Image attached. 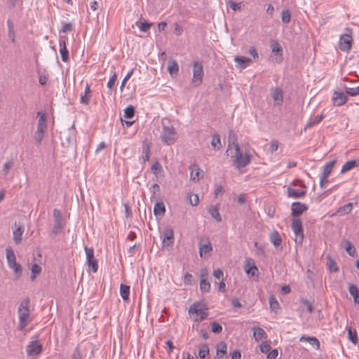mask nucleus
<instances>
[{"label": "nucleus", "mask_w": 359, "mask_h": 359, "mask_svg": "<svg viewBox=\"0 0 359 359\" xmlns=\"http://www.w3.org/2000/svg\"><path fill=\"white\" fill-rule=\"evenodd\" d=\"M259 348L262 353H266L271 350V345L269 343L264 342L259 346Z\"/></svg>", "instance_id": "obj_55"}, {"label": "nucleus", "mask_w": 359, "mask_h": 359, "mask_svg": "<svg viewBox=\"0 0 359 359\" xmlns=\"http://www.w3.org/2000/svg\"><path fill=\"white\" fill-rule=\"evenodd\" d=\"M269 305L272 311H276L279 309V304L273 295H271L269 297Z\"/></svg>", "instance_id": "obj_46"}, {"label": "nucleus", "mask_w": 359, "mask_h": 359, "mask_svg": "<svg viewBox=\"0 0 359 359\" xmlns=\"http://www.w3.org/2000/svg\"><path fill=\"white\" fill-rule=\"evenodd\" d=\"M142 152L144 156H142L143 162L148 161L149 160L150 156V147L147 144H144L142 147Z\"/></svg>", "instance_id": "obj_49"}, {"label": "nucleus", "mask_w": 359, "mask_h": 359, "mask_svg": "<svg viewBox=\"0 0 359 359\" xmlns=\"http://www.w3.org/2000/svg\"><path fill=\"white\" fill-rule=\"evenodd\" d=\"M348 339L354 344H356L358 343V339L356 331L355 330H353L351 327H349L348 329Z\"/></svg>", "instance_id": "obj_41"}, {"label": "nucleus", "mask_w": 359, "mask_h": 359, "mask_svg": "<svg viewBox=\"0 0 359 359\" xmlns=\"http://www.w3.org/2000/svg\"><path fill=\"white\" fill-rule=\"evenodd\" d=\"M233 164L237 168H244L248 165L251 161L250 155L248 154H243L241 149L239 151L235 152Z\"/></svg>", "instance_id": "obj_6"}, {"label": "nucleus", "mask_w": 359, "mask_h": 359, "mask_svg": "<svg viewBox=\"0 0 359 359\" xmlns=\"http://www.w3.org/2000/svg\"><path fill=\"white\" fill-rule=\"evenodd\" d=\"M269 239L275 247H278L282 243V238L277 231H273L270 234Z\"/></svg>", "instance_id": "obj_28"}, {"label": "nucleus", "mask_w": 359, "mask_h": 359, "mask_svg": "<svg viewBox=\"0 0 359 359\" xmlns=\"http://www.w3.org/2000/svg\"><path fill=\"white\" fill-rule=\"evenodd\" d=\"M351 37L349 35H346L340 39L339 48L343 51H348L351 48Z\"/></svg>", "instance_id": "obj_20"}, {"label": "nucleus", "mask_w": 359, "mask_h": 359, "mask_svg": "<svg viewBox=\"0 0 359 359\" xmlns=\"http://www.w3.org/2000/svg\"><path fill=\"white\" fill-rule=\"evenodd\" d=\"M189 313L192 315L194 321H201L208 316L207 308H204L200 302L191 304L189 309Z\"/></svg>", "instance_id": "obj_2"}, {"label": "nucleus", "mask_w": 359, "mask_h": 359, "mask_svg": "<svg viewBox=\"0 0 359 359\" xmlns=\"http://www.w3.org/2000/svg\"><path fill=\"white\" fill-rule=\"evenodd\" d=\"M163 142L168 145L173 144L176 139L175 129L172 126H166L163 123V130L161 135Z\"/></svg>", "instance_id": "obj_3"}, {"label": "nucleus", "mask_w": 359, "mask_h": 359, "mask_svg": "<svg viewBox=\"0 0 359 359\" xmlns=\"http://www.w3.org/2000/svg\"><path fill=\"white\" fill-rule=\"evenodd\" d=\"M346 93L351 96H355L359 94V86L355 88L344 87Z\"/></svg>", "instance_id": "obj_52"}, {"label": "nucleus", "mask_w": 359, "mask_h": 359, "mask_svg": "<svg viewBox=\"0 0 359 359\" xmlns=\"http://www.w3.org/2000/svg\"><path fill=\"white\" fill-rule=\"evenodd\" d=\"M6 254L8 265L14 271L15 279L18 280L22 274V266L16 262V257L11 247L6 249Z\"/></svg>", "instance_id": "obj_1"}, {"label": "nucleus", "mask_w": 359, "mask_h": 359, "mask_svg": "<svg viewBox=\"0 0 359 359\" xmlns=\"http://www.w3.org/2000/svg\"><path fill=\"white\" fill-rule=\"evenodd\" d=\"M211 145L215 150H219L221 147V140L219 135H214L211 141Z\"/></svg>", "instance_id": "obj_38"}, {"label": "nucleus", "mask_w": 359, "mask_h": 359, "mask_svg": "<svg viewBox=\"0 0 359 359\" xmlns=\"http://www.w3.org/2000/svg\"><path fill=\"white\" fill-rule=\"evenodd\" d=\"M291 19V13L288 9L283 10L281 12V20L285 24L290 22Z\"/></svg>", "instance_id": "obj_44"}, {"label": "nucleus", "mask_w": 359, "mask_h": 359, "mask_svg": "<svg viewBox=\"0 0 359 359\" xmlns=\"http://www.w3.org/2000/svg\"><path fill=\"white\" fill-rule=\"evenodd\" d=\"M213 276L218 280H223L224 273L221 269H217L213 271Z\"/></svg>", "instance_id": "obj_58"}, {"label": "nucleus", "mask_w": 359, "mask_h": 359, "mask_svg": "<svg viewBox=\"0 0 359 359\" xmlns=\"http://www.w3.org/2000/svg\"><path fill=\"white\" fill-rule=\"evenodd\" d=\"M195 166L196 167V172L194 173V170H192L190 173V178L192 180H198V176H199V172L201 171V169L198 166H196V165H195Z\"/></svg>", "instance_id": "obj_57"}, {"label": "nucleus", "mask_w": 359, "mask_h": 359, "mask_svg": "<svg viewBox=\"0 0 359 359\" xmlns=\"http://www.w3.org/2000/svg\"><path fill=\"white\" fill-rule=\"evenodd\" d=\"M301 302L306 306L307 311L311 313L313 311V308L312 304L309 302V301L306 299H301Z\"/></svg>", "instance_id": "obj_56"}, {"label": "nucleus", "mask_w": 359, "mask_h": 359, "mask_svg": "<svg viewBox=\"0 0 359 359\" xmlns=\"http://www.w3.org/2000/svg\"><path fill=\"white\" fill-rule=\"evenodd\" d=\"M335 162H336L335 160L331 161L327 163L323 166L322 175H321L320 180V187L321 188L323 187L324 182L327 181V179L329 177L330 174L331 173Z\"/></svg>", "instance_id": "obj_12"}, {"label": "nucleus", "mask_w": 359, "mask_h": 359, "mask_svg": "<svg viewBox=\"0 0 359 359\" xmlns=\"http://www.w3.org/2000/svg\"><path fill=\"white\" fill-rule=\"evenodd\" d=\"M300 341H307L312 346H313L317 350L320 349V341L319 340L315 337H307V336H302L299 339Z\"/></svg>", "instance_id": "obj_25"}, {"label": "nucleus", "mask_w": 359, "mask_h": 359, "mask_svg": "<svg viewBox=\"0 0 359 359\" xmlns=\"http://www.w3.org/2000/svg\"><path fill=\"white\" fill-rule=\"evenodd\" d=\"M135 108L132 105H129L124 110V117L126 118H131L135 115Z\"/></svg>", "instance_id": "obj_47"}, {"label": "nucleus", "mask_w": 359, "mask_h": 359, "mask_svg": "<svg viewBox=\"0 0 359 359\" xmlns=\"http://www.w3.org/2000/svg\"><path fill=\"white\" fill-rule=\"evenodd\" d=\"M227 346L224 341L219 342L217 346L216 354L219 358H223L224 355H226Z\"/></svg>", "instance_id": "obj_27"}, {"label": "nucleus", "mask_w": 359, "mask_h": 359, "mask_svg": "<svg viewBox=\"0 0 359 359\" xmlns=\"http://www.w3.org/2000/svg\"><path fill=\"white\" fill-rule=\"evenodd\" d=\"M116 79H117V75H116V72H114L113 75L111 76V78L109 79V80L107 84V88H111L112 86L114 85V83L116 81Z\"/></svg>", "instance_id": "obj_59"}, {"label": "nucleus", "mask_w": 359, "mask_h": 359, "mask_svg": "<svg viewBox=\"0 0 359 359\" xmlns=\"http://www.w3.org/2000/svg\"><path fill=\"white\" fill-rule=\"evenodd\" d=\"M228 142V149H229L231 145L232 144L234 147L235 151H239L241 147L238 143L236 134L233 130H230L229 132ZM228 150L229 149L226 150V152L228 151Z\"/></svg>", "instance_id": "obj_18"}, {"label": "nucleus", "mask_w": 359, "mask_h": 359, "mask_svg": "<svg viewBox=\"0 0 359 359\" xmlns=\"http://www.w3.org/2000/svg\"><path fill=\"white\" fill-rule=\"evenodd\" d=\"M37 116L39 117L37 130L45 132L47 128L46 115L43 112L39 111Z\"/></svg>", "instance_id": "obj_22"}, {"label": "nucleus", "mask_w": 359, "mask_h": 359, "mask_svg": "<svg viewBox=\"0 0 359 359\" xmlns=\"http://www.w3.org/2000/svg\"><path fill=\"white\" fill-rule=\"evenodd\" d=\"M234 61L237 63L236 67L241 70L245 69L252 62L250 58L238 55L235 56Z\"/></svg>", "instance_id": "obj_17"}, {"label": "nucleus", "mask_w": 359, "mask_h": 359, "mask_svg": "<svg viewBox=\"0 0 359 359\" xmlns=\"http://www.w3.org/2000/svg\"><path fill=\"white\" fill-rule=\"evenodd\" d=\"M271 47L272 49V53H276L277 55H280V56L282 55V46L277 41H273L271 44Z\"/></svg>", "instance_id": "obj_40"}, {"label": "nucleus", "mask_w": 359, "mask_h": 359, "mask_svg": "<svg viewBox=\"0 0 359 359\" xmlns=\"http://www.w3.org/2000/svg\"><path fill=\"white\" fill-rule=\"evenodd\" d=\"M31 271L32 275L30 276V278L32 280H34L36 278V276L41 273V267L37 264H34L32 266Z\"/></svg>", "instance_id": "obj_42"}, {"label": "nucleus", "mask_w": 359, "mask_h": 359, "mask_svg": "<svg viewBox=\"0 0 359 359\" xmlns=\"http://www.w3.org/2000/svg\"><path fill=\"white\" fill-rule=\"evenodd\" d=\"M278 148V142L277 140H273L269 147V151L271 153H273Z\"/></svg>", "instance_id": "obj_63"}, {"label": "nucleus", "mask_w": 359, "mask_h": 359, "mask_svg": "<svg viewBox=\"0 0 359 359\" xmlns=\"http://www.w3.org/2000/svg\"><path fill=\"white\" fill-rule=\"evenodd\" d=\"M200 288L202 292H208L210 289V283L207 279H201L200 282Z\"/></svg>", "instance_id": "obj_43"}, {"label": "nucleus", "mask_w": 359, "mask_h": 359, "mask_svg": "<svg viewBox=\"0 0 359 359\" xmlns=\"http://www.w3.org/2000/svg\"><path fill=\"white\" fill-rule=\"evenodd\" d=\"M332 100L334 105L341 106L344 104L347 100V95L343 92L334 91L332 95Z\"/></svg>", "instance_id": "obj_15"}, {"label": "nucleus", "mask_w": 359, "mask_h": 359, "mask_svg": "<svg viewBox=\"0 0 359 359\" xmlns=\"http://www.w3.org/2000/svg\"><path fill=\"white\" fill-rule=\"evenodd\" d=\"M198 250L201 257H207L210 255L212 250V246L208 238H200Z\"/></svg>", "instance_id": "obj_7"}, {"label": "nucleus", "mask_w": 359, "mask_h": 359, "mask_svg": "<svg viewBox=\"0 0 359 359\" xmlns=\"http://www.w3.org/2000/svg\"><path fill=\"white\" fill-rule=\"evenodd\" d=\"M291 228L296 236L295 242L302 244L304 237L302 220L299 218H293L292 219Z\"/></svg>", "instance_id": "obj_4"}, {"label": "nucleus", "mask_w": 359, "mask_h": 359, "mask_svg": "<svg viewBox=\"0 0 359 359\" xmlns=\"http://www.w3.org/2000/svg\"><path fill=\"white\" fill-rule=\"evenodd\" d=\"M208 212L212 217L214 218L217 222H219L222 221V217L219 212V209L217 207L212 206L208 209Z\"/></svg>", "instance_id": "obj_37"}, {"label": "nucleus", "mask_w": 359, "mask_h": 359, "mask_svg": "<svg viewBox=\"0 0 359 359\" xmlns=\"http://www.w3.org/2000/svg\"><path fill=\"white\" fill-rule=\"evenodd\" d=\"M348 292L353 297L354 302L359 304V290L355 285L351 284L348 287Z\"/></svg>", "instance_id": "obj_32"}, {"label": "nucleus", "mask_w": 359, "mask_h": 359, "mask_svg": "<svg viewBox=\"0 0 359 359\" xmlns=\"http://www.w3.org/2000/svg\"><path fill=\"white\" fill-rule=\"evenodd\" d=\"M59 46L62 60L66 62L69 60V51L66 47L65 41L64 39H60Z\"/></svg>", "instance_id": "obj_23"}, {"label": "nucleus", "mask_w": 359, "mask_h": 359, "mask_svg": "<svg viewBox=\"0 0 359 359\" xmlns=\"http://www.w3.org/2000/svg\"><path fill=\"white\" fill-rule=\"evenodd\" d=\"M288 197L293 198H304L306 195V191L301 189H295L289 186L287 189Z\"/></svg>", "instance_id": "obj_19"}, {"label": "nucleus", "mask_w": 359, "mask_h": 359, "mask_svg": "<svg viewBox=\"0 0 359 359\" xmlns=\"http://www.w3.org/2000/svg\"><path fill=\"white\" fill-rule=\"evenodd\" d=\"M90 97H91V90L90 88L89 84L86 83V87H85L84 95L81 96L80 102L85 105H88L89 104Z\"/></svg>", "instance_id": "obj_24"}, {"label": "nucleus", "mask_w": 359, "mask_h": 359, "mask_svg": "<svg viewBox=\"0 0 359 359\" xmlns=\"http://www.w3.org/2000/svg\"><path fill=\"white\" fill-rule=\"evenodd\" d=\"M161 169V164L159 163L158 161H156L152 165H151V172L154 174V175H157L158 172L157 171L158 170H160Z\"/></svg>", "instance_id": "obj_60"}, {"label": "nucleus", "mask_w": 359, "mask_h": 359, "mask_svg": "<svg viewBox=\"0 0 359 359\" xmlns=\"http://www.w3.org/2000/svg\"><path fill=\"white\" fill-rule=\"evenodd\" d=\"M278 355V350L276 348H274L268 353L266 358L267 359H276Z\"/></svg>", "instance_id": "obj_62"}, {"label": "nucleus", "mask_w": 359, "mask_h": 359, "mask_svg": "<svg viewBox=\"0 0 359 359\" xmlns=\"http://www.w3.org/2000/svg\"><path fill=\"white\" fill-rule=\"evenodd\" d=\"M54 225L52 232L54 234H59L62 232L64 225L62 224V216L60 210L58 209L53 210Z\"/></svg>", "instance_id": "obj_9"}, {"label": "nucleus", "mask_w": 359, "mask_h": 359, "mask_svg": "<svg viewBox=\"0 0 359 359\" xmlns=\"http://www.w3.org/2000/svg\"><path fill=\"white\" fill-rule=\"evenodd\" d=\"M137 25L140 30L142 32H144L149 30L150 29V27H151V23H149L146 20H144L143 22H137Z\"/></svg>", "instance_id": "obj_48"}, {"label": "nucleus", "mask_w": 359, "mask_h": 359, "mask_svg": "<svg viewBox=\"0 0 359 359\" xmlns=\"http://www.w3.org/2000/svg\"><path fill=\"white\" fill-rule=\"evenodd\" d=\"M29 304H30L29 298V297L25 298L20 304V306L18 309L29 310Z\"/></svg>", "instance_id": "obj_53"}, {"label": "nucleus", "mask_w": 359, "mask_h": 359, "mask_svg": "<svg viewBox=\"0 0 359 359\" xmlns=\"http://www.w3.org/2000/svg\"><path fill=\"white\" fill-rule=\"evenodd\" d=\"M272 97L276 105H281L283 102V94L282 90L277 87L275 88L272 92Z\"/></svg>", "instance_id": "obj_21"}, {"label": "nucleus", "mask_w": 359, "mask_h": 359, "mask_svg": "<svg viewBox=\"0 0 359 359\" xmlns=\"http://www.w3.org/2000/svg\"><path fill=\"white\" fill-rule=\"evenodd\" d=\"M7 25H8V37L10 38L11 41L13 43H14L15 41V35L13 23L11 20L8 19L7 20Z\"/></svg>", "instance_id": "obj_34"}, {"label": "nucleus", "mask_w": 359, "mask_h": 359, "mask_svg": "<svg viewBox=\"0 0 359 359\" xmlns=\"http://www.w3.org/2000/svg\"><path fill=\"white\" fill-rule=\"evenodd\" d=\"M307 210V205L300 202H293L291 205V215L294 218H297V217L302 215Z\"/></svg>", "instance_id": "obj_13"}, {"label": "nucleus", "mask_w": 359, "mask_h": 359, "mask_svg": "<svg viewBox=\"0 0 359 359\" xmlns=\"http://www.w3.org/2000/svg\"><path fill=\"white\" fill-rule=\"evenodd\" d=\"M211 331L215 334H219L222 331V327L218 323L214 321L211 323Z\"/></svg>", "instance_id": "obj_51"}, {"label": "nucleus", "mask_w": 359, "mask_h": 359, "mask_svg": "<svg viewBox=\"0 0 359 359\" xmlns=\"http://www.w3.org/2000/svg\"><path fill=\"white\" fill-rule=\"evenodd\" d=\"M165 212V208L163 202H157L154 208V214L155 216H163Z\"/></svg>", "instance_id": "obj_30"}, {"label": "nucleus", "mask_w": 359, "mask_h": 359, "mask_svg": "<svg viewBox=\"0 0 359 359\" xmlns=\"http://www.w3.org/2000/svg\"><path fill=\"white\" fill-rule=\"evenodd\" d=\"M327 265H328V268L330 271L337 272L339 271V268H338L337 263L334 260H333L332 259H329Z\"/></svg>", "instance_id": "obj_54"}, {"label": "nucleus", "mask_w": 359, "mask_h": 359, "mask_svg": "<svg viewBox=\"0 0 359 359\" xmlns=\"http://www.w3.org/2000/svg\"><path fill=\"white\" fill-rule=\"evenodd\" d=\"M18 314L19 318L18 329L22 331L31 321L29 310L18 309Z\"/></svg>", "instance_id": "obj_8"}, {"label": "nucleus", "mask_w": 359, "mask_h": 359, "mask_svg": "<svg viewBox=\"0 0 359 359\" xmlns=\"http://www.w3.org/2000/svg\"><path fill=\"white\" fill-rule=\"evenodd\" d=\"M168 70L170 75L177 74L179 71L178 64L175 60L169 61Z\"/></svg>", "instance_id": "obj_36"}, {"label": "nucleus", "mask_w": 359, "mask_h": 359, "mask_svg": "<svg viewBox=\"0 0 359 359\" xmlns=\"http://www.w3.org/2000/svg\"><path fill=\"white\" fill-rule=\"evenodd\" d=\"M13 166V163L12 161H8L4 163L3 166V172L4 175H7L9 170Z\"/></svg>", "instance_id": "obj_61"}, {"label": "nucleus", "mask_w": 359, "mask_h": 359, "mask_svg": "<svg viewBox=\"0 0 359 359\" xmlns=\"http://www.w3.org/2000/svg\"><path fill=\"white\" fill-rule=\"evenodd\" d=\"M245 271L248 275L254 276L258 269L254 263L250 264V260L246 259L245 262Z\"/></svg>", "instance_id": "obj_29"}, {"label": "nucleus", "mask_w": 359, "mask_h": 359, "mask_svg": "<svg viewBox=\"0 0 359 359\" xmlns=\"http://www.w3.org/2000/svg\"><path fill=\"white\" fill-rule=\"evenodd\" d=\"M26 351L28 356H36L41 353L42 346L38 342L37 337L27 344Z\"/></svg>", "instance_id": "obj_10"}, {"label": "nucleus", "mask_w": 359, "mask_h": 359, "mask_svg": "<svg viewBox=\"0 0 359 359\" xmlns=\"http://www.w3.org/2000/svg\"><path fill=\"white\" fill-rule=\"evenodd\" d=\"M85 252L86 255V262L89 267H91L94 273L97 271L98 264L94 257V250L93 248L85 246Z\"/></svg>", "instance_id": "obj_11"}, {"label": "nucleus", "mask_w": 359, "mask_h": 359, "mask_svg": "<svg viewBox=\"0 0 359 359\" xmlns=\"http://www.w3.org/2000/svg\"><path fill=\"white\" fill-rule=\"evenodd\" d=\"M353 208V203H348L345 204L343 206H341L338 210L337 212L340 214L341 215H347L351 212Z\"/></svg>", "instance_id": "obj_35"}, {"label": "nucleus", "mask_w": 359, "mask_h": 359, "mask_svg": "<svg viewBox=\"0 0 359 359\" xmlns=\"http://www.w3.org/2000/svg\"><path fill=\"white\" fill-rule=\"evenodd\" d=\"M358 165V162L355 160H351L346 162L341 170V173H344Z\"/></svg>", "instance_id": "obj_33"}, {"label": "nucleus", "mask_w": 359, "mask_h": 359, "mask_svg": "<svg viewBox=\"0 0 359 359\" xmlns=\"http://www.w3.org/2000/svg\"><path fill=\"white\" fill-rule=\"evenodd\" d=\"M208 354H209V347H208V344H202L199 347V351H198V355H199L200 358L204 359L206 357V355H208Z\"/></svg>", "instance_id": "obj_39"}, {"label": "nucleus", "mask_w": 359, "mask_h": 359, "mask_svg": "<svg viewBox=\"0 0 359 359\" xmlns=\"http://www.w3.org/2000/svg\"><path fill=\"white\" fill-rule=\"evenodd\" d=\"M44 131H40L38 130H36V131L34 133V139L37 145H39L41 144L44 136Z\"/></svg>", "instance_id": "obj_50"}, {"label": "nucleus", "mask_w": 359, "mask_h": 359, "mask_svg": "<svg viewBox=\"0 0 359 359\" xmlns=\"http://www.w3.org/2000/svg\"><path fill=\"white\" fill-rule=\"evenodd\" d=\"M71 359H82L81 353L78 347L74 351Z\"/></svg>", "instance_id": "obj_64"}, {"label": "nucleus", "mask_w": 359, "mask_h": 359, "mask_svg": "<svg viewBox=\"0 0 359 359\" xmlns=\"http://www.w3.org/2000/svg\"><path fill=\"white\" fill-rule=\"evenodd\" d=\"M345 250L346 252L351 255L354 256L355 253V248L349 241H345Z\"/></svg>", "instance_id": "obj_45"}, {"label": "nucleus", "mask_w": 359, "mask_h": 359, "mask_svg": "<svg viewBox=\"0 0 359 359\" xmlns=\"http://www.w3.org/2000/svg\"><path fill=\"white\" fill-rule=\"evenodd\" d=\"M120 294L124 302H128L130 295V286L121 283L120 285Z\"/></svg>", "instance_id": "obj_26"}, {"label": "nucleus", "mask_w": 359, "mask_h": 359, "mask_svg": "<svg viewBox=\"0 0 359 359\" xmlns=\"http://www.w3.org/2000/svg\"><path fill=\"white\" fill-rule=\"evenodd\" d=\"M203 65L201 61H195L193 65V79L192 82L195 86H198L203 81Z\"/></svg>", "instance_id": "obj_5"}, {"label": "nucleus", "mask_w": 359, "mask_h": 359, "mask_svg": "<svg viewBox=\"0 0 359 359\" xmlns=\"http://www.w3.org/2000/svg\"><path fill=\"white\" fill-rule=\"evenodd\" d=\"M253 336L257 341L267 337L265 331L261 327H253Z\"/></svg>", "instance_id": "obj_31"}, {"label": "nucleus", "mask_w": 359, "mask_h": 359, "mask_svg": "<svg viewBox=\"0 0 359 359\" xmlns=\"http://www.w3.org/2000/svg\"><path fill=\"white\" fill-rule=\"evenodd\" d=\"M173 243L174 231L171 228H168L163 232V245L164 247H172Z\"/></svg>", "instance_id": "obj_14"}, {"label": "nucleus", "mask_w": 359, "mask_h": 359, "mask_svg": "<svg viewBox=\"0 0 359 359\" xmlns=\"http://www.w3.org/2000/svg\"><path fill=\"white\" fill-rule=\"evenodd\" d=\"M15 230L13 232V241L16 244H19L22 241V235L24 232V226L20 224L14 223Z\"/></svg>", "instance_id": "obj_16"}]
</instances>
